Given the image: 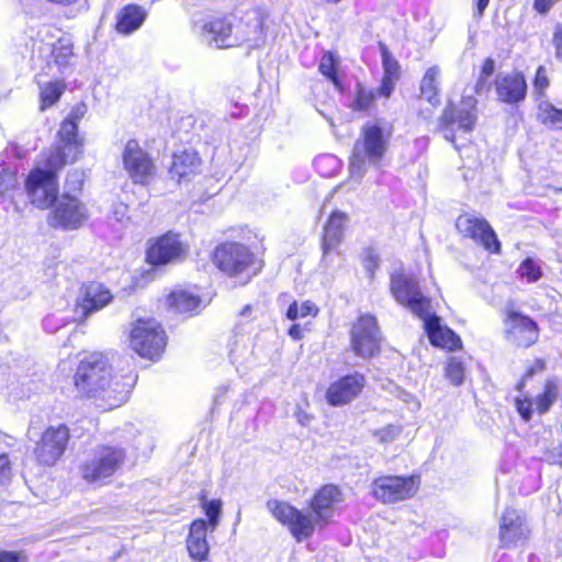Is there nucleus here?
Instances as JSON below:
<instances>
[{
	"label": "nucleus",
	"mask_w": 562,
	"mask_h": 562,
	"mask_svg": "<svg viewBox=\"0 0 562 562\" xmlns=\"http://www.w3.org/2000/svg\"><path fill=\"white\" fill-rule=\"evenodd\" d=\"M74 387L77 396L93 401L104 409L121 406L130 393V383L113 376L109 358L101 352L83 357L74 374Z\"/></svg>",
	"instance_id": "1"
},
{
	"label": "nucleus",
	"mask_w": 562,
	"mask_h": 562,
	"mask_svg": "<svg viewBox=\"0 0 562 562\" xmlns=\"http://www.w3.org/2000/svg\"><path fill=\"white\" fill-rule=\"evenodd\" d=\"M341 493L336 485L327 484L317 491L310 502L313 514H305L286 502L269 499L267 509L283 526H286L297 542L312 537L316 526L327 525L334 516Z\"/></svg>",
	"instance_id": "2"
},
{
	"label": "nucleus",
	"mask_w": 562,
	"mask_h": 562,
	"mask_svg": "<svg viewBox=\"0 0 562 562\" xmlns=\"http://www.w3.org/2000/svg\"><path fill=\"white\" fill-rule=\"evenodd\" d=\"M393 135L391 123L382 119L367 122L353 144L349 169L351 178L361 180L367 172V166L380 168L389 150Z\"/></svg>",
	"instance_id": "3"
},
{
	"label": "nucleus",
	"mask_w": 562,
	"mask_h": 562,
	"mask_svg": "<svg viewBox=\"0 0 562 562\" xmlns=\"http://www.w3.org/2000/svg\"><path fill=\"white\" fill-rule=\"evenodd\" d=\"M125 459V450L121 447L98 446L80 464L81 477L87 483L104 484L121 469Z\"/></svg>",
	"instance_id": "4"
},
{
	"label": "nucleus",
	"mask_w": 562,
	"mask_h": 562,
	"mask_svg": "<svg viewBox=\"0 0 562 562\" xmlns=\"http://www.w3.org/2000/svg\"><path fill=\"white\" fill-rule=\"evenodd\" d=\"M214 263L228 277L240 278L246 284L257 273L255 255L243 244L225 243L216 247Z\"/></svg>",
	"instance_id": "5"
},
{
	"label": "nucleus",
	"mask_w": 562,
	"mask_h": 562,
	"mask_svg": "<svg viewBox=\"0 0 562 562\" xmlns=\"http://www.w3.org/2000/svg\"><path fill=\"white\" fill-rule=\"evenodd\" d=\"M234 18V46L247 45L249 48H258L267 40L268 15L260 8H251L246 11H236Z\"/></svg>",
	"instance_id": "6"
},
{
	"label": "nucleus",
	"mask_w": 562,
	"mask_h": 562,
	"mask_svg": "<svg viewBox=\"0 0 562 562\" xmlns=\"http://www.w3.org/2000/svg\"><path fill=\"white\" fill-rule=\"evenodd\" d=\"M130 344L140 357L154 360L159 358L165 349L166 335L156 319H137L132 324Z\"/></svg>",
	"instance_id": "7"
},
{
	"label": "nucleus",
	"mask_w": 562,
	"mask_h": 562,
	"mask_svg": "<svg viewBox=\"0 0 562 562\" xmlns=\"http://www.w3.org/2000/svg\"><path fill=\"white\" fill-rule=\"evenodd\" d=\"M477 101L473 95H463L461 102L448 105L441 115V126L447 140L456 144V132L469 134L473 131L477 121Z\"/></svg>",
	"instance_id": "8"
},
{
	"label": "nucleus",
	"mask_w": 562,
	"mask_h": 562,
	"mask_svg": "<svg viewBox=\"0 0 562 562\" xmlns=\"http://www.w3.org/2000/svg\"><path fill=\"white\" fill-rule=\"evenodd\" d=\"M390 289L395 301L417 317H424L431 308L430 300L420 292L417 279L411 273H392Z\"/></svg>",
	"instance_id": "9"
},
{
	"label": "nucleus",
	"mask_w": 562,
	"mask_h": 562,
	"mask_svg": "<svg viewBox=\"0 0 562 562\" xmlns=\"http://www.w3.org/2000/svg\"><path fill=\"white\" fill-rule=\"evenodd\" d=\"M419 483L416 476H381L372 482V494L383 504H394L412 498L417 493Z\"/></svg>",
	"instance_id": "10"
},
{
	"label": "nucleus",
	"mask_w": 562,
	"mask_h": 562,
	"mask_svg": "<svg viewBox=\"0 0 562 562\" xmlns=\"http://www.w3.org/2000/svg\"><path fill=\"white\" fill-rule=\"evenodd\" d=\"M122 164L128 178L135 184L147 186L156 173V166L149 154L135 139L126 142Z\"/></svg>",
	"instance_id": "11"
},
{
	"label": "nucleus",
	"mask_w": 562,
	"mask_h": 562,
	"mask_svg": "<svg viewBox=\"0 0 562 562\" xmlns=\"http://www.w3.org/2000/svg\"><path fill=\"white\" fill-rule=\"evenodd\" d=\"M89 218L88 209L83 202L69 192H65L54 204L49 224L65 231L81 227Z\"/></svg>",
	"instance_id": "12"
},
{
	"label": "nucleus",
	"mask_w": 562,
	"mask_h": 562,
	"mask_svg": "<svg viewBox=\"0 0 562 562\" xmlns=\"http://www.w3.org/2000/svg\"><path fill=\"white\" fill-rule=\"evenodd\" d=\"M25 190L33 205L46 210L58 200V182L52 171L34 168L25 180Z\"/></svg>",
	"instance_id": "13"
},
{
	"label": "nucleus",
	"mask_w": 562,
	"mask_h": 562,
	"mask_svg": "<svg viewBox=\"0 0 562 562\" xmlns=\"http://www.w3.org/2000/svg\"><path fill=\"white\" fill-rule=\"evenodd\" d=\"M381 335L372 315H361L350 331L352 351L361 358H371L380 351Z\"/></svg>",
	"instance_id": "14"
},
{
	"label": "nucleus",
	"mask_w": 562,
	"mask_h": 562,
	"mask_svg": "<svg viewBox=\"0 0 562 562\" xmlns=\"http://www.w3.org/2000/svg\"><path fill=\"white\" fill-rule=\"evenodd\" d=\"M234 18L227 16H206L196 20L193 29L207 44L217 48L233 47L234 38Z\"/></svg>",
	"instance_id": "15"
},
{
	"label": "nucleus",
	"mask_w": 562,
	"mask_h": 562,
	"mask_svg": "<svg viewBox=\"0 0 562 562\" xmlns=\"http://www.w3.org/2000/svg\"><path fill=\"white\" fill-rule=\"evenodd\" d=\"M457 229L465 237H470L486 250L493 254L501 251V243L486 220L473 214H462L457 218Z\"/></svg>",
	"instance_id": "16"
},
{
	"label": "nucleus",
	"mask_w": 562,
	"mask_h": 562,
	"mask_svg": "<svg viewBox=\"0 0 562 562\" xmlns=\"http://www.w3.org/2000/svg\"><path fill=\"white\" fill-rule=\"evenodd\" d=\"M530 535L526 516L517 509L506 508L499 518L501 548H513L525 542Z\"/></svg>",
	"instance_id": "17"
},
{
	"label": "nucleus",
	"mask_w": 562,
	"mask_h": 562,
	"mask_svg": "<svg viewBox=\"0 0 562 562\" xmlns=\"http://www.w3.org/2000/svg\"><path fill=\"white\" fill-rule=\"evenodd\" d=\"M69 440V430L65 425L48 427L35 448L40 463L53 465L64 454Z\"/></svg>",
	"instance_id": "18"
},
{
	"label": "nucleus",
	"mask_w": 562,
	"mask_h": 562,
	"mask_svg": "<svg viewBox=\"0 0 562 562\" xmlns=\"http://www.w3.org/2000/svg\"><path fill=\"white\" fill-rule=\"evenodd\" d=\"M186 252V247L180 240L179 235L168 233L157 238L147 249V262L153 266H164L181 258Z\"/></svg>",
	"instance_id": "19"
},
{
	"label": "nucleus",
	"mask_w": 562,
	"mask_h": 562,
	"mask_svg": "<svg viewBox=\"0 0 562 562\" xmlns=\"http://www.w3.org/2000/svg\"><path fill=\"white\" fill-rule=\"evenodd\" d=\"M506 337L520 347H529L538 339V326L528 316L509 312L506 321Z\"/></svg>",
	"instance_id": "20"
},
{
	"label": "nucleus",
	"mask_w": 562,
	"mask_h": 562,
	"mask_svg": "<svg viewBox=\"0 0 562 562\" xmlns=\"http://www.w3.org/2000/svg\"><path fill=\"white\" fill-rule=\"evenodd\" d=\"M364 376L360 373L345 375L333 382L326 391V400L331 406H341L353 401L364 386Z\"/></svg>",
	"instance_id": "21"
},
{
	"label": "nucleus",
	"mask_w": 562,
	"mask_h": 562,
	"mask_svg": "<svg viewBox=\"0 0 562 562\" xmlns=\"http://www.w3.org/2000/svg\"><path fill=\"white\" fill-rule=\"evenodd\" d=\"M419 318L423 321L428 338L434 346L450 351L461 348L460 337L452 329L442 325L441 319L431 314L430 310H427V314Z\"/></svg>",
	"instance_id": "22"
},
{
	"label": "nucleus",
	"mask_w": 562,
	"mask_h": 562,
	"mask_svg": "<svg viewBox=\"0 0 562 562\" xmlns=\"http://www.w3.org/2000/svg\"><path fill=\"white\" fill-rule=\"evenodd\" d=\"M495 89L502 102L515 104L525 100L527 82L519 72L499 74L496 77Z\"/></svg>",
	"instance_id": "23"
},
{
	"label": "nucleus",
	"mask_w": 562,
	"mask_h": 562,
	"mask_svg": "<svg viewBox=\"0 0 562 562\" xmlns=\"http://www.w3.org/2000/svg\"><path fill=\"white\" fill-rule=\"evenodd\" d=\"M209 530L204 519H195L190 525L187 549L190 558L195 562L205 561L209 557L210 543L206 539Z\"/></svg>",
	"instance_id": "24"
},
{
	"label": "nucleus",
	"mask_w": 562,
	"mask_h": 562,
	"mask_svg": "<svg viewBox=\"0 0 562 562\" xmlns=\"http://www.w3.org/2000/svg\"><path fill=\"white\" fill-rule=\"evenodd\" d=\"M347 222V215L344 212L335 211L329 216L323 234V260L328 261L331 252L339 246L344 236V227Z\"/></svg>",
	"instance_id": "25"
},
{
	"label": "nucleus",
	"mask_w": 562,
	"mask_h": 562,
	"mask_svg": "<svg viewBox=\"0 0 562 562\" xmlns=\"http://www.w3.org/2000/svg\"><path fill=\"white\" fill-rule=\"evenodd\" d=\"M201 166V159L198 154L192 150H183L173 155L172 165L169 172L177 181L190 180L195 176Z\"/></svg>",
	"instance_id": "26"
},
{
	"label": "nucleus",
	"mask_w": 562,
	"mask_h": 562,
	"mask_svg": "<svg viewBox=\"0 0 562 562\" xmlns=\"http://www.w3.org/2000/svg\"><path fill=\"white\" fill-rule=\"evenodd\" d=\"M74 45L67 37H61L52 45L50 56L47 61L49 69L56 68L52 76L63 75L72 66Z\"/></svg>",
	"instance_id": "27"
},
{
	"label": "nucleus",
	"mask_w": 562,
	"mask_h": 562,
	"mask_svg": "<svg viewBox=\"0 0 562 562\" xmlns=\"http://www.w3.org/2000/svg\"><path fill=\"white\" fill-rule=\"evenodd\" d=\"M380 49L382 55L383 78L378 92L384 98H389L400 78V65L384 44L380 43Z\"/></svg>",
	"instance_id": "28"
},
{
	"label": "nucleus",
	"mask_w": 562,
	"mask_h": 562,
	"mask_svg": "<svg viewBox=\"0 0 562 562\" xmlns=\"http://www.w3.org/2000/svg\"><path fill=\"white\" fill-rule=\"evenodd\" d=\"M145 18L146 12L142 7L127 4L117 12L115 29L119 33L128 35L142 26Z\"/></svg>",
	"instance_id": "29"
},
{
	"label": "nucleus",
	"mask_w": 562,
	"mask_h": 562,
	"mask_svg": "<svg viewBox=\"0 0 562 562\" xmlns=\"http://www.w3.org/2000/svg\"><path fill=\"white\" fill-rule=\"evenodd\" d=\"M112 300V294L101 284H90L79 307L85 316L97 312L108 305Z\"/></svg>",
	"instance_id": "30"
},
{
	"label": "nucleus",
	"mask_w": 562,
	"mask_h": 562,
	"mask_svg": "<svg viewBox=\"0 0 562 562\" xmlns=\"http://www.w3.org/2000/svg\"><path fill=\"white\" fill-rule=\"evenodd\" d=\"M168 304L178 313L193 315L200 311L201 297L189 290L178 289L169 294Z\"/></svg>",
	"instance_id": "31"
},
{
	"label": "nucleus",
	"mask_w": 562,
	"mask_h": 562,
	"mask_svg": "<svg viewBox=\"0 0 562 562\" xmlns=\"http://www.w3.org/2000/svg\"><path fill=\"white\" fill-rule=\"evenodd\" d=\"M78 154L65 149L64 146H58L44 154V158L40 162V167L44 171H52L56 177V173L61 169L68 161H75L78 158Z\"/></svg>",
	"instance_id": "32"
},
{
	"label": "nucleus",
	"mask_w": 562,
	"mask_h": 562,
	"mask_svg": "<svg viewBox=\"0 0 562 562\" xmlns=\"http://www.w3.org/2000/svg\"><path fill=\"white\" fill-rule=\"evenodd\" d=\"M60 138V146L65 149L80 154L81 143L78 138V124L72 119H66L58 132Z\"/></svg>",
	"instance_id": "33"
},
{
	"label": "nucleus",
	"mask_w": 562,
	"mask_h": 562,
	"mask_svg": "<svg viewBox=\"0 0 562 562\" xmlns=\"http://www.w3.org/2000/svg\"><path fill=\"white\" fill-rule=\"evenodd\" d=\"M440 69L437 66L430 67L424 75L420 82L422 95L432 105L440 102L438 95V77Z\"/></svg>",
	"instance_id": "34"
},
{
	"label": "nucleus",
	"mask_w": 562,
	"mask_h": 562,
	"mask_svg": "<svg viewBox=\"0 0 562 562\" xmlns=\"http://www.w3.org/2000/svg\"><path fill=\"white\" fill-rule=\"evenodd\" d=\"M538 120L549 128H562V109L555 108L548 101H541L538 105Z\"/></svg>",
	"instance_id": "35"
},
{
	"label": "nucleus",
	"mask_w": 562,
	"mask_h": 562,
	"mask_svg": "<svg viewBox=\"0 0 562 562\" xmlns=\"http://www.w3.org/2000/svg\"><path fill=\"white\" fill-rule=\"evenodd\" d=\"M378 94L381 95L378 90L367 89L358 82L355 88V97L349 106L356 112L368 111L373 106Z\"/></svg>",
	"instance_id": "36"
},
{
	"label": "nucleus",
	"mask_w": 562,
	"mask_h": 562,
	"mask_svg": "<svg viewBox=\"0 0 562 562\" xmlns=\"http://www.w3.org/2000/svg\"><path fill=\"white\" fill-rule=\"evenodd\" d=\"M337 60L330 52H326L319 61L318 70L319 72L330 80L337 90L342 89V83L337 76Z\"/></svg>",
	"instance_id": "37"
},
{
	"label": "nucleus",
	"mask_w": 562,
	"mask_h": 562,
	"mask_svg": "<svg viewBox=\"0 0 562 562\" xmlns=\"http://www.w3.org/2000/svg\"><path fill=\"white\" fill-rule=\"evenodd\" d=\"M202 508L207 517V528L213 532L220 524V515L222 513V502L220 499H206L203 495L201 497Z\"/></svg>",
	"instance_id": "38"
},
{
	"label": "nucleus",
	"mask_w": 562,
	"mask_h": 562,
	"mask_svg": "<svg viewBox=\"0 0 562 562\" xmlns=\"http://www.w3.org/2000/svg\"><path fill=\"white\" fill-rule=\"evenodd\" d=\"M64 85L59 81L49 82L41 91L42 110L53 105L63 94Z\"/></svg>",
	"instance_id": "39"
},
{
	"label": "nucleus",
	"mask_w": 562,
	"mask_h": 562,
	"mask_svg": "<svg viewBox=\"0 0 562 562\" xmlns=\"http://www.w3.org/2000/svg\"><path fill=\"white\" fill-rule=\"evenodd\" d=\"M446 376L453 385H461L465 378L463 362L456 357L449 358L446 367Z\"/></svg>",
	"instance_id": "40"
},
{
	"label": "nucleus",
	"mask_w": 562,
	"mask_h": 562,
	"mask_svg": "<svg viewBox=\"0 0 562 562\" xmlns=\"http://www.w3.org/2000/svg\"><path fill=\"white\" fill-rule=\"evenodd\" d=\"M517 272L528 282H536L542 277L541 267L531 258L525 259L518 267Z\"/></svg>",
	"instance_id": "41"
},
{
	"label": "nucleus",
	"mask_w": 562,
	"mask_h": 562,
	"mask_svg": "<svg viewBox=\"0 0 562 562\" xmlns=\"http://www.w3.org/2000/svg\"><path fill=\"white\" fill-rule=\"evenodd\" d=\"M318 308L311 301L303 302L300 306L296 302L292 303L288 311L286 317L291 321H294L299 317H306L308 315L316 316Z\"/></svg>",
	"instance_id": "42"
},
{
	"label": "nucleus",
	"mask_w": 562,
	"mask_h": 562,
	"mask_svg": "<svg viewBox=\"0 0 562 562\" xmlns=\"http://www.w3.org/2000/svg\"><path fill=\"white\" fill-rule=\"evenodd\" d=\"M555 398V387L551 384L546 385V390L542 394L538 395L533 401L535 411L539 414H543L549 411Z\"/></svg>",
	"instance_id": "43"
},
{
	"label": "nucleus",
	"mask_w": 562,
	"mask_h": 562,
	"mask_svg": "<svg viewBox=\"0 0 562 562\" xmlns=\"http://www.w3.org/2000/svg\"><path fill=\"white\" fill-rule=\"evenodd\" d=\"M16 186V175L9 168L0 171V196H7Z\"/></svg>",
	"instance_id": "44"
},
{
	"label": "nucleus",
	"mask_w": 562,
	"mask_h": 562,
	"mask_svg": "<svg viewBox=\"0 0 562 562\" xmlns=\"http://www.w3.org/2000/svg\"><path fill=\"white\" fill-rule=\"evenodd\" d=\"M402 428L395 425H387L382 429L374 432V437L382 443H389L394 441L400 434Z\"/></svg>",
	"instance_id": "45"
},
{
	"label": "nucleus",
	"mask_w": 562,
	"mask_h": 562,
	"mask_svg": "<svg viewBox=\"0 0 562 562\" xmlns=\"http://www.w3.org/2000/svg\"><path fill=\"white\" fill-rule=\"evenodd\" d=\"M549 83H550V81L548 78L547 69L543 66L538 67L536 77L533 80L535 91L539 95H543L544 90L549 87Z\"/></svg>",
	"instance_id": "46"
},
{
	"label": "nucleus",
	"mask_w": 562,
	"mask_h": 562,
	"mask_svg": "<svg viewBox=\"0 0 562 562\" xmlns=\"http://www.w3.org/2000/svg\"><path fill=\"white\" fill-rule=\"evenodd\" d=\"M83 184V173L78 170L68 172L66 178V188L68 192L80 191Z\"/></svg>",
	"instance_id": "47"
},
{
	"label": "nucleus",
	"mask_w": 562,
	"mask_h": 562,
	"mask_svg": "<svg viewBox=\"0 0 562 562\" xmlns=\"http://www.w3.org/2000/svg\"><path fill=\"white\" fill-rule=\"evenodd\" d=\"M128 207L123 202H115L111 206L110 220L124 224L128 220Z\"/></svg>",
	"instance_id": "48"
},
{
	"label": "nucleus",
	"mask_w": 562,
	"mask_h": 562,
	"mask_svg": "<svg viewBox=\"0 0 562 562\" xmlns=\"http://www.w3.org/2000/svg\"><path fill=\"white\" fill-rule=\"evenodd\" d=\"M516 408L519 415L527 422L531 418L535 411L533 401L529 398H516Z\"/></svg>",
	"instance_id": "49"
},
{
	"label": "nucleus",
	"mask_w": 562,
	"mask_h": 562,
	"mask_svg": "<svg viewBox=\"0 0 562 562\" xmlns=\"http://www.w3.org/2000/svg\"><path fill=\"white\" fill-rule=\"evenodd\" d=\"M12 476L11 462L8 454H0V485L7 484Z\"/></svg>",
	"instance_id": "50"
},
{
	"label": "nucleus",
	"mask_w": 562,
	"mask_h": 562,
	"mask_svg": "<svg viewBox=\"0 0 562 562\" xmlns=\"http://www.w3.org/2000/svg\"><path fill=\"white\" fill-rule=\"evenodd\" d=\"M379 267V258L378 256L372 251L369 250L363 258V268L366 269L367 273L370 278H373L375 269Z\"/></svg>",
	"instance_id": "51"
},
{
	"label": "nucleus",
	"mask_w": 562,
	"mask_h": 562,
	"mask_svg": "<svg viewBox=\"0 0 562 562\" xmlns=\"http://www.w3.org/2000/svg\"><path fill=\"white\" fill-rule=\"evenodd\" d=\"M25 557L21 552L0 551V562H24Z\"/></svg>",
	"instance_id": "52"
},
{
	"label": "nucleus",
	"mask_w": 562,
	"mask_h": 562,
	"mask_svg": "<svg viewBox=\"0 0 562 562\" xmlns=\"http://www.w3.org/2000/svg\"><path fill=\"white\" fill-rule=\"evenodd\" d=\"M559 0H535L533 9L540 14H547Z\"/></svg>",
	"instance_id": "53"
},
{
	"label": "nucleus",
	"mask_w": 562,
	"mask_h": 562,
	"mask_svg": "<svg viewBox=\"0 0 562 562\" xmlns=\"http://www.w3.org/2000/svg\"><path fill=\"white\" fill-rule=\"evenodd\" d=\"M553 44L555 48V57L562 60V26H559L554 32Z\"/></svg>",
	"instance_id": "54"
},
{
	"label": "nucleus",
	"mask_w": 562,
	"mask_h": 562,
	"mask_svg": "<svg viewBox=\"0 0 562 562\" xmlns=\"http://www.w3.org/2000/svg\"><path fill=\"white\" fill-rule=\"evenodd\" d=\"M7 155H13L15 158L21 159L25 156L26 150L18 144H10L5 149Z\"/></svg>",
	"instance_id": "55"
},
{
	"label": "nucleus",
	"mask_w": 562,
	"mask_h": 562,
	"mask_svg": "<svg viewBox=\"0 0 562 562\" xmlns=\"http://www.w3.org/2000/svg\"><path fill=\"white\" fill-rule=\"evenodd\" d=\"M495 70V61L492 58H486L483 63L481 76L490 78Z\"/></svg>",
	"instance_id": "56"
},
{
	"label": "nucleus",
	"mask_w": 562,
	"mask_h": 562,
	"mask_svg": "<svg viewBox=\"0 0 562 562\" xmlns=\"http://www.w3.org/2000/svg\"><path fill=\"white\" fill-rule=\"evenodd\" d=\"M87 112V106L85 104H78L76 105L69 116L67 119H72L75 120V122L78 124V121L83 117V115L86 114Z\"/></svg>",
	"instance_id": "57"
},
{
	"label": "nucleus",
	"mask_w": 562,
	"mask_h": 562,
	"mask_svg": "<svg viewBox=\"0 0 562 562\" xmlns=\"http://www.w3.org/2000/svg\"><path fill=\"white\" fill-rule=\"evenodd\" d=\"M473 2L475 3V9H476V15L477 16H482L485 9L487 8L488 3H490V0H473Z\"/></svg>",
	"instance_id": "58"
},
{
	"label": "nucleus",
	"mask_w": 562,
	"mask_h": 562,
	"mask_svg": "<svg viewBox=\"0 0 562 562\" xmlns=\"http://www.w3.org/2000/svg\"><path fill=\"white\" fill-rule=\"evenodd\" d=\"M289 335L293 338V339H301L302 338V327L301 325L299 324H293L290 328H289Z\"/></svg>",
	"instance_id": "59"
},
{
	"label": "nucleus",
	"mask_w": 562,
	"mask_h": 562,
	"mask_svg": "<svg viewBox=\"0 0 562 562\" xmlns=\"http://www.w3.org/2000/svg\"><path fill=\"white\" fill-rule=\"evenodd\" d=\"M487 79H488V78H485V77H483V76H480V78H479V80H477V83H476V86H475V92H476L477 94H481V93H483L485 90H487V89H488V87H487Z\"/></svg>",
	"instance_id": "60"
},
{
	"label": "nucleus",
	"mask_w": 562,
	"mask_h": 562,
	"mask_svg": "<svg viewBox=\"0 0 562 562\" xmlns=\"http://www.w3.org/2000/svg\"><path fill=\"white\" fill-rule=\"evenodd\" d=\"M295 416L297 422L303 426L308 425L311 422V416L301 409L295 413Z\"/></svg>",
	"instance_id": "61"
},
{
	"label": "nucleus",
	"mask_w": 562,
	"mask_h": 562,
	"mask_svg": "<svg viewBox=\"0 0 562 562\" xmlns=\"http://www.w3.org/2000/svg\"><path fill=\"white\" fill-rule=\"evenodd\" d=\"M323 162H328V164H337V160L335 157L333 156H324V157H319L317 158L316 160V165H321Z\"/></svg>",
	"instance_id": "62"
},
{
	"label": "nucleus",
	"mask_w": 562,
	"mask_h": 562,
	"mask_svg": "<svg viewBox=\"0 0 562 562\" xmlns=\"http://www.w3.org/2000/svg\"><path fill=\"white\" fill-rule=\"evenodd\" d=\"M543 368H544L543 362L538 361L535 368H530V369L527 371V373H526L525 378L531 376V375L536 372V370L541 371V370H543Z\"/></svg>",
	"instance_id": "63"
},
{
	"label": "nucleus",
	"mask_w": 562,
	"mask_h": 562,
	"mask_svg": "<svg viewBox=\"0 0 562 562\" xmlns=\"http://www.w3.org/2000/svg\"><path fill=\"white\" fill-rule=\"evenodd\" d=\"M48 2L58 3V4H71L76 2L77 0H47Z\"/></svg>",
	"instance_id": "64"
}]
</instances>
